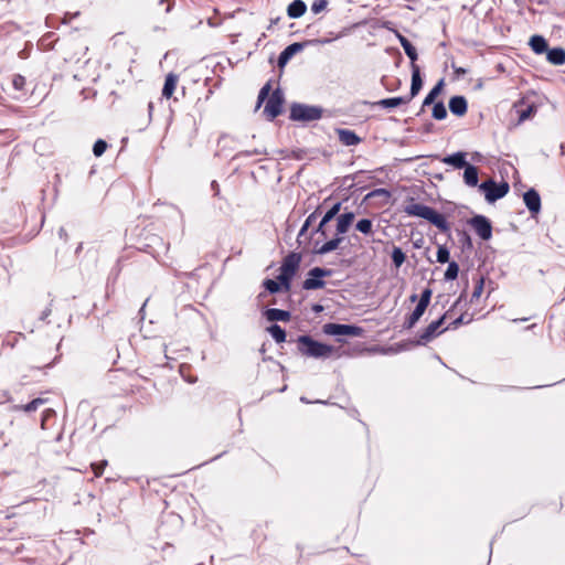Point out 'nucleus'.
<instances>
[{"label":"nucleus","mask_w":565,"mask_h":565,"mask_svg":"<svg viewBox=\"0 0 565 565\" xmlns=\"http://www.w3.org/2000/svg\"><path fill=\"white\" fill-rule=\"evenodd\" d=\"M341 202L334 203L321 217L319 224L313 226L320 214V206L316 209L301 226L297 243L298 247H339L348 237L355 214L347 209L341 213Z\"/></svg>","instance_id":"nucleus-1"},{"label":"nucleus","mask_w":565,"mask_h":565,"mask_svg":"<svg viewBox=\"0 0 565 565\" xmlns=\"http://www.w3.org/2000/svg\"><path fill=\"white\" fill-rule=\"evenodd\" d=\"M404 212L408 216H416V217H420V218L428 221L430 224H433L434 226L437 227L438 235H440L445 238L451 237V228H450V225H449L446 216L444 214L439 213L438 211H436L435 209H433L428 205L422 204V203H417L414 199H411L405 204ZM435 244H436V247H447V239H445L444 242H440L436 237Z\"/></svg>","instance_id":"nucleus-2"},{"label":"nucleus","mask_w":565,"mask_h":565,"mask_svg":"<svg viewBox=\"0 0 565 565\" xmlns=\"http://www.w3.org/2000/svg\"><path fill=\"white\" fill-rule=\"evenodd\" d=\"M296 342L298 351L305 356L327 359L333 352V347L321 343L308 334L299 335Z\"/></svg>","instance_id":"nucleus-3"},{"label":"nucleus","mask_w":565,"mask_h":565,"mask_svg":"<svg viewBox=\"0 0 565 565\" xmlns=\"http://www.w3.org/2000/svg\"><path fill=\"white\" fill-rule=\"evenodd\" d=\"M2 90L15 102L25 100L32 93L26 78L21 74H11L1 84Z\"/></svg>","instance_id":"nucleus-4"},{"label":"nucleus","mask_w":565,"mask_h":565,"mask_svg":"<svg viewBox=\"0 0 565 565\" xmlns=\"http://www.w3.org/2000/svg\"><path fill=\"white\" fill-rule=\"evenodd\" d=\"M323 108L315 105L294 103L290 106L289 118L292 121L310 122L321 119Z\"/></svg>","instance_id":"nucleus-5"},{"label":"nucleus","mask_w":565,"mask_h":565,"mask_svg":"<svg viewBox=\"0 0 565 565\" xmlns=\"http://www.w3.org/2000/svg\"><path fill=\"white\" fill-rule=\"evenodd\" d=\"M301 262V255L298 253H290L287 255L282 264L279 268V275L277 276V280L280 281L281 286L286 289H290V282L296 271L299 268Z\"/></svg>","instance_id":"nucleus-6"},{"label":"nucleus","mask_w":565,"mask_h":565,"mask_svg":"<svg viewBox=\"0 0 565 565\" xmlns=\"http://www.w3.org/2000/svg\"><path fill=\"white\" fill-rule=\"evenodd\" d=\"M479 190L484 193L488 203H494L508 194L510 185L505 181L497 183L493 179H488L479 184Z\"/></svg>","instance_id":"nucleus-7"},{"label":"nucleus","mask_w":565,"mask_h":565,"mask_svg":"<svg viewBox=\"0 0 565 565\" xmlns=\"http://www.w3.org/2000/svg\"><path fill=\"white\" fill-rule=\"evenodd\" d=\"M446 319V313L441 316L439 319L430 322L418 335V338L414 341L415 345H426L428 342L434 340L436 337L441 334L444 331L448 330V328L441 329L444 321Z\"/></svg>","instance_id":"nucleus-8"},{"label":"nucleus","mask_w":565,"mask_h":565,"mask_svg":"<svg viewBox=\"0 0 565 565\" xmlns=\"http://www.w3.org/2000/svg\"><path fill=\"white\" fill-rule=\"evenodd\" d=\"M322 330L328 335H348V337H362L364 333L363 328L353 324H341V323H326Z\"/></svg>","instance_id":"nucleus-9"},{"label":"nucleus","mask_w":565,"mask_h":565,"mask_svg":"<svg viewBox=\"0 0 565 565\" xmlns=\"http://www.w3.org/2000/svg\"><path fill=\"white\" fill-rule=\"evenodd\" d=\"M332 270L322 268V267H313L309 270L308 277L302 284V288L306 290H316L323 288L326 282L322 280L323 277L331 276Z\"/></svg>","instance_id":"nucleus-10"},{"label":"nucleus","mask_w":565,"mask_h":565,"mask_svg":"<svg viewBox=\"0 0 565 565\" xmlns=\"http://www.w3.org/2000/svg\"><path fill=\"white\" fill-rule=\"evenodd\" d=\"M467 224L475 231V233L483 241H489L492 237L491 221L484 215H475L467 221Z\"/></svg>","instance_id":"nucleus-11"},{"label":"nucleus","mask_w":565,"mask_h":565,"mask_svg":"<svg viewBox=\"0 0 565 565\" xmlns=\"http://www.w3.org/2000/svg\"><path fill=\"white\" fill-rule=\"evenodd\" d=\"M284 100V94L280 88L271 93L264 108V115L268 120H273L281 114Z\"/></svg>","instance_id":"nucleus-12"},{"label":"nucleus","mask_w":565,"mask_h":565,"mask_svg":"<svg viewBox=\"0 0 565 565\" xmlns=\"http://www.w3.org/2000/svg\"><path fill=\"white\" fill-rule=\"evenodd\" d=\"M331 40L330 39H318V40H313V41H310V42H307L308 43H316V44H327V43H330ZM306 45V43H299V42H295V43H291L290 45L286 46L279 54L278 56V66L279 67H284L289 61L290 58L297 54L298 52H300L303 46Z\"/></svg>","instance_id":"nucleus-13"},{"label":"nucleus","mask_w":565,"mask_h":565,"mask_svg":"<svg viewBox=\"0 0 565 565\" xmlns=\"http://www.w3.org/2000/svg\"><path fill=\"white\" fill-rule=\"evenodd\" d=\"M523 201L532 216H535L541 211V196L535 189H529L523 194Z\"/></svg>","instance_id":"nucleus-14"},{"label":"nucleus","mask_w":565,"mask_h":565,"mask_svg":"<svg viewBox=\"0 0 565 565\" xmlns=\"http://www.w3.org/2000/svg\"><path fill=\"white\" fill-rule=\"evenodd\" d=\"M448 107L452 115L462 117L468 110V102L465 96L456 95L449 99Z\"/></svg>","instance_id":"nucleus-15"},{"label":"nucleus","mask_w":565,"mask_h":565,"mask_svg":"<svg viewBox=\"0 0 565 565\" xmlns=\"http://www.w3.org/2000/svg\"><path fill=\"white\" fill-rule=\"evenodd\" d=\"M412 66V83H411V89L409 95L406 96V98H409V102L418 95L423 87V78L420 75V68L416 63H413Z\"/></svg>","instance_id":"nucleus-16"},{"label":"nucleus","mask_w":565,"mask_h":565,"mask_svg":"<svg viewBox=\"0 0 565 565\" xmlns=\"http://www.w3.org/2000/svg\"><path fill=\"white\" fill-rule=\"evenodd\" d=\"M339 141L344 146H356L362 139L350 129L339 128L337 129Z\"/></svg>","instance_id":"nucleus-17"},{"label":"nucleus","mask_w":565,"mask_h":565,"mask_svg":"<svg viewBox=\"0 0 565 565\" xmlns=\"http://www.w3.org/2000/svg\"><path fill=\"white\" fill-rule=\"evenodd\" d=\"M396 36H397L402 47L404 49L405 54L411 60V65H413V63H415L418 58L416 47L399 32H396Z\"/></svg>","instance_id":"nucleus-18"},{"label":"nucleus","mask_w":565,"mask_h":565,"mask_svg":"<svg viewBox=\"0 0 565 565\" xmlns=\"http://www.w3.org/2000/svg\"><path fill=\"white\" fill-rule=\"evenodd\" d=\"M265 318L268 321H289L291 315L287 310L277 309V308H269L266 309L264 312Z\"/></svg>","instance_id":"nucleus-19"},{"label":"nucleus","mask_w":565,"mask_h":565,"mask_svg":"<svg viewBox=\"0 0 565 565\" xmlns=\"http://www.w3.org/2000/svg\"><path fill=\"white\" fill-rule=\"evenodd\" d=\"M529 45L535 54L546 53L548 50L547 41L544 36L535 34L532 35Z\"/></svg>","instance_id":"nucleus-20"},{"label":"nucleus","mask_w":565,"mask_h":565,"mask_svg":"<svg viewBox=\"0 0 565 565\" xmlns=\"http://www.w3.org/2000/svg\"><path fill=\"white\" fill-rule=\"evenodd\" d=\"M443 162L446 164L454 166L457 169H463L468 162L466 160V152L458 151L452 154L446 156L443 159Z\"/></svg>","instance_id":"nucleus-21"},{"label":"nucleus","mask_w":565,"mask_h":565,"mask_svg":"<svg viewBox=\"0 0 565 565\" xmlns=\"http://www.w3.org/2000/svg\"><path fill=\"white\" fill-rule=\"evenodd\" d=\"M307 11V4L302 0H294L287 8V14L290 19H298Z\"/></svg>","instance_id":"nucleus-22"},{"label":"nucleus","mask_w":565,"mask_h":565,"mask_svg":"<svg viewBox=\"0 0 565 565\" xmlns=\"http://www.w3.org/2000/svg\"><path fill=\"white\" fill-rule=\"evenodd\" d=\"M546 60L553 65H564L565 50L563 47L548 49L546 52Z\"/></svg>","instance_id":"nucleus-23"},{"label":"nucleus","mask_w":565,"mask_h":565,"mask_svg":"<svg viewBox=\"0 0 565 565\" xmlns=\"http://www.w3.org/2000/svg\"><path fill=\"white\" fill-rule=\"evenodd\" d=\"M463 181L469 186H477L479 182L478 168L468 163L465 168Z\"/></svg>","instance_id":"nucleus-24"},{"label":"nucleus","mask_w":565,"mask_h":565,"mask_svg":"<svg viewBox=\"0 0 565 565\" xmlns=\"http://www.w3.org/2000/svg\"><path fill=\"white\" fill-rule=\"evenodd\" d=\"M445 82L444 78L439 79V82L429 90V93L426 95V97L423 100L422 105V111L426 106H430L431 104H435V100L437 96L441 93L444 88Z\"/></svg>","instance_id":"nucleus-25"},{"label":"nucleus","mask_w":565,"mask_h":565,"mask_svg":"<svg viewBox=\"0 0 565 565\" xmlns=\"http://www.w3.org/2000/svg\"><path fill=\"white\" fill-rule=\"evenodd\" d=\"M425 308L420 307L419 305H416L413 312L405 319L403 323V328L406 330H409L415 327V324L418 322V320L422 318V316L425 312Z\"/></svg>","instance_id":"nucleus-26"},{"label":"nucleus","mask_w":565,"mask_h":565,"mask_svg":"<svg viewBox=\"0 0 565 565\" xmlns=\"http://www.w3.org/2000/svg\"><path fill=\"white\" fill-rule=\"evenodd\" d=\"M178 83V76L173 73H170L166 76L163 88H162V96L166 98H170L175 90Z\"/></svg>","instance_id":"nucleus-27"},{"label":"nucleus","mask_w":565,"mask_h":565,"mask_svg":"<svg viewBox=\"0 0 565 565\" xmlns=\"http://www.w3.org/2000/svg\"><path fill=\"white\" fill-rule=\"evenodd\" d=\"M407 103H409V98H406V96H397V97L381 99L376 103V105L382 108H395L397 106H401V105L407 104Z\"/></svg>","instance_id":"nucleus-28"},{"label":"nucleus","mask_w":565,"mask_h":565,"mask_svg":"<svg viewBox=\"0 0 565 565\" xmlns=\"http://www.w3.org/2000/svg\"><path fill=\"white\" fill-rule=\"evenodd\" d=\"M351 228L363 235H371L373 234V221L370 218H361L355 224L353 223Z\"/></svg>","instance_id":"nucleus-29"},{"label":"nucleus","mask_w":565,"mask_h":565,"mask_svg":"<svg viewBox=\"0 0 565 565\" xmlns=\"http://www.w3.org/2000/svg\"><path fill=\"white\" fill-rule=\"evenodd\" d=\"M267 331L277 343L286 341V331L279 324L274 323L269 326Z\"/></svg>","instance_id":"nucleus-30"},{"label":"nucleus","mask_w":565,"mask_h":565,"mask_svg":"<svg viewBox=\"0 0 565 565\" xmlns=\"http://www.w3.org/2000/svg\"><path fill=\"white\" fill-rule=\"evenodd\" d=\"M45 402L46 399L38 397L25 405L17 406L15 409H21L25 413H32L35 412L40 406H42Z\"/></svg>","instance_id":"nucleus-31"},{"label":"nucleus","mask_w":565,"mask_h":565,"mask_svg":"<svg viewBox=\"0 0 565 565\" xmlns=\"http://www.w3.org/2000/svg\"><path fill=\"white\" fill-rule=\"evenodd\" d=\"M431 116L436 120H444L447 117V109L443 102L434 104Z\"/></svg>","instance_id":"nucleus-32"},{"label":"nucleus","mask_w":565,"mask_h":565,"mask_svg":"<svg viewBox=\"0 0 565 565\" xmlns=\"http://www.w3.org/2000/svg\"><path fill=\"white\" fill-rule=\"evenodd\" d=\"M271 89L270 82L266 83L259 90L258 97H257V104L256 109L262 106V104L269 98V93Z\"/></svg>","instance_id":"nucleus-33"},{"label":"nucleus","mask_w":565,"mask_h":565,"mask_svg":"<svg viewBox=\"0 0 565 565\" xmlns=\"http://www.w3.org/2000/svg\"><path fill=\"white\" fill-rule=\"evenodd\" d=\"M459 273V266L456 262H450L448 264V267L445 271V279L446 280H454L458 277Z\"/></svg>","instance_id":"nucleus-34"},{"label":"nucleus","mask_w":565,"mask_h":565,"mask_svg":"<svg viewBox=\"0 0 565 565\" xmlns=\"http://www.w3.org/2000/svg\"><path fill=\"white\" fill-rule=\"evenodd\" d=\"M483 284H484V280L483 278L480 276L477 281H476V285H475V288H473V291L471 294V298H470V302H475L477 301L481 294H482V290H483Z\"/></svg>","instance_id":"nucleus-35"},{"label":"nucleus","mask_w":565,"mask_h":565,"mask_svg":"<svg viewBox=\"0 0 565 565\" xmlns=\"http://www.w3.org/2000/svg\"><path fill=\"white\" fill-rule=\"evenodd\" d=\"M107 142L104 139H97L93 146V153L95 157H102L107 150Z\"/></svg>","instance_id":"nucleus-36"},{"label":"nucleus","mask_w":565,"mask_h":565,"mask_svg":"<svg viewBox=\"0 0 565 565\" xmlns=\"http://www.w3.org/2000/svg\"><path fill=\"white\" fill-rule=\"evenodd\" d=\"M431 294H433V290L430 288H428V287L425 288L420 294V298H419L417 305L427 309V307L430 302Z\"/></svg>","instance_id":"nucleus-37"},{"label":"nucleus","mask_w":565,"mask_h":565,"mask_svg":"<svg viewBox=\"0 0 565 565\" xmlns=\"http://www.w3.org/2000/svg\"><path fill=\"white\" fill-rule=\"evenodd\" d=\"M376 196H383L385 199H388L391 196V192L383 188L375 189L365 195L364 201H367V200H370L372 198H376Z\"/></svg>","instance_id":"nucleus-38"},{"label":"nucleus","mask_w":565,"mask_h":565,"mask_svg":"<svg viewBox=\"0 0 565 565\" xmlns=\"http://www.w3.org/2000/svg\"><path fill=\"white\" fill-rule=\"evenodd\" d=\"M280 281L274 280V279H266L264 281L265 289L270 294H276L280 290Z\"/></svg>","instance_id":"nucleus-39"},{"label":"nucleus","mask_w":565,"mask_h":565,"mask_svg":"<svg viewBox=\"0 0 565 565\" xmlns=\"http://www.w3.org/2000/svg\"><path fill=\"white\" fill-rule=\"evenodd\" d=\"M257 154H267L266 150L265 149H253V150H244V151H239L237 152L233 159H238V158H242V157H252V156H257Z\"/></svg>","instance_id":"nucleus-40"},{"label":"nucleus","mask_w":565,"mask_h":565,"mask_svg":"<svg viewBox=\"0 0 565 565\" xmlns=\"http://www.w3.org/2000/svg\"><path fill=\"white\" fill-rule=\"evenodd\" d=\"M456 234L462 247H472L471 238L466 231L456 230Z\"/></svg>","instance_id":"nucleus-41"},{"label":"nucleus","mask_w":565,"mask_h":565,"mask_svg":"<svg viewBox=\"0 0 565 565\" xmlns=\"http://www.w3.org/2000/svg\"><path fill=\"white\" fill-rule=\"evenodd\" d=\"M406 255L403 253V249H393L392 259L396 267L402 266L405 262Z\"/></svg>","instance_id":"nucleus-42"},{"label":"nucleus","mask_w":565,"mask_h":565,"mask_svg":"<svg viewBox=\"0 0 565 565\" xmlns=\"http://www.w3.org/2000/svg\"><path fill=\"white\" fill-rule=\"evenodd\" d=\"M328 6V1L327 0H315L311 4V11L316 14L320 13L321 11H323Z\"/></svg>","instance_id":"nucleus-43"},{"label":"nucleus","mask_w":565,"mask_h":565,"mask_svg":"<svg viewBox=\"0 0 565 565\" xmlns=\"http://www.w3.org/2000/svg\"><path fill=\"white\" fill-rule=\"evenodd\" d=\"M534 111H535L534 106L529 105L525 109L520 110L519 120L524 121V120L529 119Z\"/></svg>","instance_id":"nucleus-44"},{"label":"nucleus","mask_w":565,"mask_h":565,"mask_svg":"<svg viewBox=\"0 0 565 565\" xmlns=\"http://www.w3.org/2000/svg\"><path fill=\"white\" fill-rule=\"evenodd\" d=\"M107 466V461L103 460L100 462L92 463V469L96 477H100L103 475L104 468Z\"/></svg>","instance_id":"nucleus-45"},{"label":"nucleus","mask_w":565,"mask_h":565,"mask_svg":"<svg viewBox=\"0 0 565 565\" xmlns=\"http://www.w3.org/2000/svg\"><path fill=\"white\" fill-rule=\"evenodd\" d=\"M450 257V249H437V260L439 263H447Z\"/></svg>","instance_id":"nucleus-46"},{"label":"nucleus","mask_w":565,"mask_h":565,"mask_svg":"<svg viewBox=\"0 0 565 565\" xmlns=\"http://www.w3.org/2000/svg\"><path fill=\"white\" fill-rule=\"evenodd\" d=\"M363 173H364L363 171H359V172H356V173H355V174H353V175H345V178H344V183H345V182H348L349 180H351V181H352V183H350V184H349V189H352V188L354 186L353 181H354L356 178H359L360 175H362Z\"/></svg>","instance_id":"nucleus-47"},{"label":"nucleus","mask_w":565,"mask_h":565,"mask_svg":"<svg viewBox=\"0 0 565 565\" xmlns=\"http://www.w3.org/2000/svg\"><path fill=\"white\" fill-rule=\"evenodd\" d=\"M51 312H52L51 307H46V308L41 312L40 319H41L42 321H45V320L49 318V316L51 315Z\"/></svg>","instance_id":"nucleus-48"},{"label":"nucleus","mask_w":565,"mask_h":565,"mask_svg":"<svg viewBox=\"0 0 565 565\" xmlns=\"http://www.w3.org/2000/svg\"><path fill=\"white\" fill-rule=\"evenodd\" d=\"M462 320H463V317H462V316H460L459 318H457L456 320H454V321L449 324V327H447V328H448V329H449V328H454V329H455V328H457L459 324H461V323H462Z\"/></svg>","instance_id":"nucleus-49"},{"label":"nucleus","mask_w":565,"mask_h":565,"mask_svg":"<svg viewBox=\"0 0 565 565\" xmlns=\"http://www.w3.org/2000/svg\"><path fill=\"white\" fill-rule=\"evenodd\" d=\"M454 71H455V74L457 76H463V75L467 74V70L463 68V67H456V66H454Z\"/></svg>","instance_id":"nucleus-50"},{"label":"nucleus","mask_w":565,"mask_h":565,"mask_svg":"<svg viewBox=\"0 0 565 565\" xmlns=\"http://www.w3.org/2000/svg\"><path fill=\"white\" fill-rule=\"evenodd\" d=\"M164 2H168V7L166 8V12H170L172 8L173 0H160L159 4H164Z\"/></svg>","instance_id":"nucleus-51"},{"label":"nucleus","mask_w":565,"mask_h":565,"mask_svg":"<svg viewBox=\"0 0 565 565\" xmlns=\"http://www.w3.org/2000/svg\"><path fill=\"white\" fill-rule=\"evenodd\" d=\"M211 188H212V190L214 191V194H215V195H218V193H220V186H218V183H217L216 181H212V183H211Z\"/></svg>","instance_id":"nucleus-52"},{"label":"nucleus","mask_w":565,"mask_h":565,"mask_svg":"<svg viewBox=\"0 0 565 565\" xmlns=\"http://www.w3.org/2000/svg\"><path fill=\"white\" fill-rule=\"evenodd\" d=\"M174 213L180 217L181 222H183V214L177 206H171Z\"/></svg>","instance_id":"nucleus-53"},{"label":"nucleus","mask_w":565,"mask_h":565,"mask_svg":"<svg viewBox=\"0 0 565 565\" xmlns=\"http://www.w3.org/2000/svg\"><path fill=\"white\" fill-rule=\"evenodd\" d=\"M330 250L331 249H312V252L316 253V254H324V253H328Z\"/></svg>","instance_id":"nucleus-54"},{"label":"nucleus","mask_w":565,"mask_h":565,"mask_svg":"<svg viewBox=\"0 0 565 565\" xmlns=\"http://www.w3.org/2000/svg\"><path fill=\"white\" fill-rule=\"evenodd\" d=\"M322 309H323V308H322V306H321V305H316V306L313 307V310H315V311H317V312L321 311Z\"/></svg>","instance_id":"nucleus-55"},{"label":"nucleus","mask_w":565,"mask_h":565,"mask_svg":"<svg viewBox=\"0 0 565 565\" xmlns=\"http://www.w3.org/2000/svg\"><path fill=\"white\" fill-rule=\"evenodd\" d=\"M416 299H417V296H416V295H412V296H411V301H413V302H414Z\"/></svg>","instance_id":"nucleus-56"},{"label":"nucleus","mask_w":565,"mask_h":565,"mask_svg":"<svg viewBox=\"0 0 565 565\" xmlns=\"http://www.w3.org/2000/svg\"><path fill=\"white\" fill-rule=\"evenodd\" d=\"M152 107H153V105H152V103L150 102V103L148 104L149 111H151V110H152Z\"/></svg>","instance_id":"nucleus-57"},{"label":"nucleus","mask_w":565,"mask_h":565,"mask_svg":"<svg viewBox=\"0 0 565 565\" xmlns=\"http://www.w3.org/2000/svg\"><path fill=\"white\" fill-rule=\"evenodd\" d=\"M58 234L60 236L64 235V228H60Z\"/></svg>","instance_id":"nucleus-58"},{"label":"nucleus","mask_w":565,"mask_h":565,"mask_svg":"<svg viewBox=\"0 0 565 565\" xmlns=\"http://www.w3.org/2000/svg\"><path fill=\"white\" fill-rule=\"evenodd\" d=\"M352 237L356 241V243H359V237L355 234H353Z\"/></svg>","instance_id":"nucleus-59"}]
</instances>
